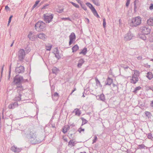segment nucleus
<instances>
[{"label": "nucleus", "instance_id": "f257e3e1", "mask_svg": "<svg viewBox=\"0 0 153 153\" xmlns=\"http://www.w3.org/2000/svg\"><path fill=\"white\" fill-rule=\"evenodd\" d=\"M45 26V24L43 21H38L35 25L36 30L39 32L43 31Z\"/></svg>", "mask_w": 153, "mask_h": 153}, {"label": "nucleus", "instance_id": "f03ea898", "mask_svg": "<svg viewBox=\"0 0 153 153\" xmlns=\"http://www.w3.org/2000/svg\"><path fill=\"white\" fill-rule=\"evenodd\" d=\"M53 17V15L51 13H46L43 15L44 20L46 23H49L51 22Z\"/></svg>", "mask_w": 153, "mask_h": 153}, {"label": "nucleus", "instance_id": "7ed1b4c3", "mask_svg": "<svg viewBox=\"0 0 153 153\" xmlns=\"http://www.w3.org/2000/svg\"><path fill=\"white\" fill-rule=\"evenodd\" d=\"M140 30L143 33L147 35L149 34L151 29L148 26H145L141 27Z\"/></svg>", "mask_w": 153, "mask_h": 153}, {"label": "nucleus", "instance_id": "20e7f679", "mask_svg": "<svg viewBox=\"0 0 153 153\" xmlns=\"http://www.w3.org/2000/svg\"><path fill=\"white\" fill-rule=\"evenodd\" d=\"M86 4L91 10L94 15L96 16L98 18L100 17V16L97 13L96 10L91 4L89 3H86Z\"/></svg>", "mask_w": 153, "mask_h": 153}, {"label": "nucleus", "instance_id": "39448f33", "mask_svg": "<svg viewBox=\"0 0 153 153\" xmlns=\"http://www.w3.org/2000/svg\"><path fill=\"white\" fill-rule=\"evenodd\" d=\"M23 79V77L21 76H16L14 78L13 82L16 84L20 83Z\"/></svg>", "mask_w": 153, "mask_h": 153}, {"label": "nucleus", "instance_id": "423d86ee", "mask_svg": "<svg viewBox=\"0 0 153 153\" xmlns=\"http://www.w3.org/2000/svg\"><path fill=\"white\" fill-rule=\"evenodd\" d=\"M141 22V18L140 16L134 17V27L139 25Z\"/></svg>", "mask_w": 153, "mask_h": 153}, {"label": "nucleus", "instance_id": "0eeeda50", "mask_svg": "<svg viewBox=\"0 0 153 153\" xmlns=\"http://www.w3.org/2000/svg\"><path fill=\"white\" fill-rule=\"evenodd\" d=\"M70 41L69 45H71L76 39V36L75 33H72L69 36Z\"/></svg>", "mask_w": 153, "mask_h": 153}, {"label": "nucleus", "instance_id": "6e6552de", "mask_svg": "<svg viewBox=\"0 0 153 153\" xmlns=\"http://www.w3.org/2000/svg\"><path fill=\"white\" fill-rule=\"evenodd\" d=\"M25 55V52L23 49H20L19 51L18 56L20 60L22 59Z\"/></svg>", "mask_w": 153, "mask_h": 153}, {"label": "nucleus", "instance_id": "1a4fd4ad", "mask_svg": "<svg viewBox=\"0 0 153 153\" xmlns=\"http://www.w3.org/2000/svg\"><path fill=\"white\" fill-rule=\"evenodd\" d=\"M140 75V73L139 71H135L134 70V79L135 81H134V84H135L139 80L140 78L139 76Z\"/></svg>", "mask_w": 153, "mask_h": 153}, {"label": "nucleus", "instance_id": "9d476101", "mask_svg": "<svg viewBox=\"0 0 153 153\" xmlns=\"http://www.w3.org/2000/svg\"><path fill=\"white\" fill-rule=\"evenodd\" d=\"M28 37L30 40L33 41L35 39L36 37L33 33L30 32L28 35Z\"/></svg>", "mask_w": 153, "mask_h": 153}, {"label": "nucleus", "instance_id": "9b49d317", "mask_svg": "<svg viewBox=\"0 0 153 153\" xmlns=\"http://www.w3.org/2000/svg\"><path fill=\"white\" fill-rule=\"evenodd\" d=\"M37 37L39 39L44 40L47 38V36L43 33H40L37 35Z\"/></svg>", "mask_w": 153, "mask_h": 153}, {"label": "nucleus", "instance_id": "f8f14e48", "mask_svg": "<svg viewBox=\"0 0 153 153\" xmlns=\"http://www.w3.org/2000/svg\"><path fill=\"white\" fill-rule=\"evenodd\" d=\"M24 69V67L22 66H21L16 68V71L17 73H20L23 72Z\"/></svg>", "mask_w": 153, "mask_h": 153}, {"label": "nucleus", "instance_id": "ddd939ff", "mask_svg": "<svg viewBox=\"0 0 153 153\" xmlns=\"http://www.w3.org/2000/svg\"><path fill=\"white\" fill-rule=\"evenodd\" d=\"M18 103L17 102H14L10 104L8 106V107L10 109H13L16 107L18 106Z\"/></svg>", "mask_w": 153, "mask_h": 153}, {"label": "nucleus", "instance_id": "4468645a", "mask_svg": "<svg viewBox=\"0 0 153 153\" xmlns=\"http://www.w3.org/2000/svg\"><path fill=\"white\" fill-rule=\"evenodd\" d=\"M11 150L14 152H19L21 151V149L18 148L15 146H13L11 148Z\"/></svg>", "mask_w": 153, "mask_h": 153}, {"label": "nucleus", "instance_id": "2eb2a0df", "mask_svg": "<svg viewBox=\"0 0 153 153\" xmlns=\"http://www.w3.org/2000/svg\"><path fill=\"white\" fill-rule=\"evenodd\" d=\"M70 128V127L68 125H66L63 127L62 129V131L64 133H66Z\"/></svg>", "mask_w": 153, "mask_h": 153}, {"label": "nucleus", "instance_id": "dca6fc26", "mask_svg": "<svg viewBox=\"0 0 153 153\" xmlns=\"http://www.w3.org/2000/svg\"><path fill=\"white\" fill-rule=\"evenodd\" d=\"M147 24L149 26H153V19L149 18L147 21Z\"/></svg>", "mask_w": 153, "mask_h": 153}, {"label": "nucleus", "instance_id": "f3484780", "mask_svg": "<svg viewBox=\"0 0 153 153\" xmlns=\"http://www.w3.org/2000/svg\"><path fill=\"white\" fill-rule=\"evenodd\" d=\"M84 61L82 59H80L78 62V63L77 64V67L78 68H80L82 65L84 63Z\"/></svg>", "mask_w": 153, "mask_h": 153}, {"label": "nucleus", "instance_id": "a211bd4d", "mask_svg": "<svg viewBox=\"0 0 153 153\" xmlns=\"http://www.w3.org/2000/svg\"><path fill=\"white\" fill-rule=\"evenodd\" d=\"M145 115L146 117L148 119L151 118L152 116L151 113L150 112L147 111H145Z\"/></svg>", "mask_w": 153, "mask_h": 153}, {"label": "nucleus", "instance_id": "6ab92c4d", "mask_svg": "<svg viewBox=\"0 0 153 153\" xmlns=\"http://www.w3.org/2000/svg\"><path fill=\"white\" fill-rule=\"evenodd\" d=\"M146 34H140L139 35L138 37L140 38L141 39L145 40L146 39V37L145 36Z\"/></svg>", "mask_w": 153, "mask_h": 153}, {"label": "nucleus", "instance_id": "aec40b11", "mask_svg": "<svg viewBox=\"0 0 153 153\" xmlns=\"http://www.w3.org/2000/svg\"><path fill=\"white\" fill-rule=\"evenodd\" d=\"M146 76L149 79L151 80L153 78V75L151 72H148Z\"/></svg>", "mask_w": 153, "mask_h": 153}, {"label": "nucleus", "instance_id": "412c9836", "mask_svg": "<svg viewBox=\"0 0 153 153\" xmlns=\"http://www.w3.org/2000/svg\"><path fill=\"white\" fill-rule=\"evenodd\" d=\"M75 141L72 140H70L68 144V146H70L71 147H73L75 146Z\"/></svg>", "mask_w": 153, "mask_h": 153}, {"label": "nucleus", "instance_id": "4be33fe9", "mask_svg": "<svg viewBox=\"0 0 153 153\" xmlns=\"http://www.w3.org/2000/svg\"><path fill=\"white\" fill-rule=\"evenodd\" d=\"M107 82L106 85H110L113 82V79L109 77H108L107 79Z\"/></svg>", "mask_w": 153, "mask_h": 153}, {"label": "nucleus", "instance_id": "5701e85b", "mask_svg": "<svg viewBox=\"0 0 153 153\" xmlns=\"http://www.w3.org/2000/svg\"><path fill=\"white\" fill-rule=\"evenodd\" d=\"M79 49V47L77 45H75L72 48V52L76 51Z\"/></svg>", "mask_w": 153, "mask_h": 153}, {"label": "nucleus", "instance_id": "b1692460", "mask_svg": "<svg viewBox=\"0 0 153 153\" xmlns=\"http://www.w3.org/2000/svg\"><path fill=\"white\" fill-rule=\"evenodd\" d=\"M145 148H147V147H146L144 144H142L141 145H139L137 149H145Z\"/></svg>", "mask_w": 153, "mask_h": 153}, {"label": "nucleus", "instance_id": "393cba45", "mask_svg": "<svg viewBox=\"0 0 153 153\" xmlns=\"http://www.w3.org/2000/svg\"><path fill=\"white\" fill-rule=\"evenodd\" d=\"M21 95L19 94L18 96L16 97L14 99V100L16 101H20L21 100Z\"/></svg>", "mask_w": 153, "mask_h": 153}, {"label": "nucleus", "instance_id": "a878e982", "mask_svg": "<svg viewBox=\"0 0 153 153\" xmlns=\"http://www.w3.org/2000/svg\"><path fill=\"white\" fill-rule=\"evenodd\" d=\"M87 50L86 48H84L82 51L79 53L80 54H83L85 55L87 53Z\"/></svg>", "mask_w": 153, "mask_h": 153}, {"label": "nucleus", "instance_id": "bb28decb", "mask_svg": "<svg viewBox=\"0 0 153 153\" xmlns=\"http://www.w3.org/2000/svg\"><path fill=\"white\" fill-rule=\"evenodd\" d=\"M52 45L50 44L47 45L46 46V49L47 51H50L52 48Z\"/></svg>", "mask_w": 153, "mask_h": 153}, {"label": "nucleus", "instance_id": "cd10ccee", "mask_svg": "<svg viewBox=\"0 0 153 153\" xmlns=\"http://www.w3.org/2000/svg\"><path fill=\"white\" fill-rule=\"evenodd\" d=\"M74 111H75V114L76 115L78 116H79L80 115L81 112L80 111L79 109H75Z\"/></svg>", "mask_w": 153, "mask_h": 153}, {"label": "nucleus", "instance_id": "c85d7f7f", "mask_svg": "<svg viewBox=\"0 0 153 153\" xmlns=\"http://www.w3.org/2000/svg\"><path fill=\"white\" fill-rule=\"evenodd\" d=\"M141 88L142 87L140 86L135 88L134 89V93L138 92L139 90H141Z\"/></svg>", "mask_w": 153, "mask_h": 153}, {"label": "nucleus", "instance_id": "c756f323", "mask_svg": "<svg viewBox=\"0 0 153 153\" xmlns=\"http://www.w3.org/2000/svg\"><path fill=\"white\" fill-rule=\"evenodd\" d=\"M125 38L126 40H130L132 38V37L130 34H128L127 36H126Z\"/></svg>", "mask_w": 153, "mask_h": 153}, {"label": "nucleus", "instance_id": "7c9ffc66", "mask_svg": "<svg viewBox=\"0 0 153 153\" xmlns=\"http://www.w3.org/2000/svg\"><path fill=\"white\" fill-rule=\"evenodd\" d=\"M100 99L104 101L105 100V96L103 94H101L100 96Z\"/></svg>", "mask_w": 153, "mask_h": 153}, {"label": "nucleus", "instance_id": "2f4dec72", "mask_svg": "<svg viewBox=\"0 0 153 153\" xmlns=\"http://www.w3.org/2000/svg\"><path fill=\"white\" fill-rule=\"evenodd\" d=\"M81 119L82 120V125H84L87 123L88 121L86 119L83 118H82Z\"/></svg>", "mask_w": 153, "mask_h": 153}, {"label": "nucleus", "instance_id": "473e14b6", "mask_svg": "<svg viewBox=\"0 0 153 153\" xmlns=\"http://www.w3.org/2000/svg\"><path fill=\"white\" fill-rule=\"evenodd\" d=\"M148 138L151 140H152V139L153 138V137L152 136V134L151 133H149L148 134Z\"/></svg>", "mask_w": 153, "mask_h": 153}, {"label": "nucleus", "instance_id": "72a5a7b5", "mask_svg": "<svg viewBox=\"0 0 153 153\" xmlns=\"http://www.w3.org/2000/svg\"><path fill=\"white\" fill-rule=\"evenodd\" d=\"M71 3L76 7L77 8H79V5L78 4H75L72 2H71Z\"/></svg>", "mask_w": 153, "mask_h": 153}, {"label": "nucleus", "instance_id": "f704fd0d", "mask_svg": "<svg viewBox=\"0 0 153 153\" xmlns=\"http://www.w3.org/2000/svg\"><path fill=\"white\" fill-rule=\"evenodd\" d=\"M81 7H82L85 11H86L87 10V8L86 7V6L84 5H83L82 4H81Z\"/></svg>", "mask_w": 153, "mask_h": 153}, {"label": "nucleus", "instance_id": "c9c22d12", "mask_svg": "<svg viewBox=\"0 0 153 153\" xmlns=\"http://www.w3.org/2000/svg\"><path fill=\"white\" fill-rule=\"evenodd\" d=\"M152 86H146L145 87L147 91H148L149 90H151Z\"/></svg>", "mask_w": 153, "mask_h": 153}, {"label": "nucleus", "instance_id": "e433bc0d", "mask_svg": "<svg viewBox=\"0 0 153 153\" xmlns=\"http://www.w3.org/2000/svg\"><path fill=\"white\" fill-rule=\"evenodd\" d=\"M39 1H37L35 2V4H34V5L33 6V7L35 8V7L38 4V3H39Z\"/></svg>", "mask_w": 153, "mask_h": 153}, {"label": "nucleus", "instance_id": "4c0bfd02", "mask_svg": "<svg viewBox=\"0 0 153 153\" xmlns=\"http://www.w3.org/2000/svg\"><path fill=\"white\" fill-rule=\"evenodd\" d=\"M97 140V137L96 136H95L94 137V139L93 140V143H94Z\"/></svg>", "mask_w": 153, "mask_h": 153}, {"label": "nucleus", "instance_id": "58836bf2", "mask_svg": "<svg viewBox=\"0 0 153 153\" xmlns=\"http://www.w3.org/2000/svg\"><path fill=\"white\" fill-rule=\"evenodd\" d=\"M106 25V23L105 22V19H103V25L104 27H105V26Z\"/></svg>", "mask_w": 153, "mask_h": 153}, {"label": "nucleus", "instance_id": "ea45409f", "mask_svg": "<svg viewBox=\"0 0 153 153\" xmlns=\"http://www.w3.org/2000/svg\"><path fill=\"white\" fill-rule=\"evenodd\" d=\"M138 2H139V1H138V0H135V1H134V9H135L136 8V4H137Z\"/></svg>", "mask_w": 153, "mask_h": 153}, {"label": "nucleus", "instance_id": "a19ab883", "mask_svg": "<svg viewBox=\"0 0 153 153\" xmlns=\"http://www.w3.org/2000/svg\"><path fill=\"white\" fill-rule=\"evenodd\" d=\"M84 131V129L82 128H79L78 130V131L80 133L82 131Z\"/></svg>", "mask_w": 153, "mask_h": 153}, {"label": "nucleus", "instance_id": "79ce46f5", "mask_svg": "<svg viewBox=\"0 0 153 153\" xmlns=\"http://www.w3.org/2000/svg\"><path fill=\"white\" fill-rule=\"evenodd\" d=\"M95 79L96 81V82L97 84H100V82L99 80L97 78H95Z\"/></svg>", "mask_w": 153, "mask_h": 153}, {"label": "nucleus", "instance_id": "37998d69", "mask_svg": "<svg viewBox=\"0 0 153 153\" xmlns=\"http://www.w3.org/2000/svg\"><path fill=\"white\" fill-rule=\"evenodd\" d=\"M149 9L150 10H153V4L152 3H151L150 4V6L149 7Z\"/></svg>", "mask_w": 153, "mask_h": 153}, {"label": "nucleus", "instance_id": "c03bdc74", "mask_svg": "<svg viewBox=\"0 0 153 153\" xmlns=\"http://www.w3.org/2000/svg\"><path fill=\"white\" fill-rule=\"evenodd\" d=\"M139 106H140L141 108L143 107L144 106V104L142 103V102H139Z\"/></svg>", "mask_w": 153, "mask_h": 153}, {"label": "nucleus", "instance_id": "a18cd8bd", "mask_svg": "<svg viewBox=\"0 0 153 153\" xmlns=\"http://www.w3.org/2000/svg\"><path fill=\"white\" fill-rule=\"evenodd\" d=\"M130 0H127V2L126 4V6L128 7L130 4Z\"/></svg>", "mask_w": 153, "mask_h": 153}, {"label": "nucleus", "instance_id": "49530a36", "mask_svg": "<svg viewBox=\"0 0 153 153\" xmlns=\"http://www.w3.org/2000/svg\"><path fill=\"white\" fill-rule=\"evenodd\" d=\"M93 3L97 5L98 6L100 5L99 3L97 1H94Z\"/></svg>", "mask_w": 153, "mask_h": 153}, {"label": "nucleus", "instance_id": "de8ad7c7", "mask_svg": "<svg viewBox=\"0 0 153 153\" xmlns=\"http://www.w3.org/2000/svg\"><path fill=\"white\" fill-rule=\"evenodd\" d=\"M62 19H64V20H68L69 21H71V19H70V18H69L68 17V18H63Z\"/></svg>", "mask_w": 153, "mask_h": 153}, {"label": "nucleus", "instance_id": "09e8293b", "mask_svg": "<svg viewBox=\"0 0 153 153\" xmlns=\"http://www.w3.org/2000/svg\"><path fill=\"white\" fill-rule=\"evenodd\" d=\"M12 16H11L10 17L9 19V21H8V25L9 24V23L11 21V19H12Z\"/></svg>", "mask_w": 153, "mask_h": 153}, {"label": "nucleus", "instance_id": "8fccbe9b", "mask_svg": "<svg viewBox=\"0 0 153 153\" xmlns=\"http://www.w3.org/2000/svg\"><path fill=\"white\" fill-rule=\"evenodd\" d=\"M53 96V97H56L58 98V94L57 93H55L54 94Z\"/></svg>", "mask_w": 153, "mask_h": 153}, {"label": "nucleus", "instance_id": "3c124183", "mask_svg": "<svg viewBox=\"0 0 153 153\" xmlns=\"http://www.w3.org/2000/svg\"><path fill=\"white\" fill-rule=\"evenodd\" d=\"M5 9L6 10H9L10 9L9 7L7 6H5Z\"/></svg>", "mask_w": 153, "mask_h": 153}, {"label": "nucleus", "instance_id": "603ef678", "mask_svg": "<svg viewBox=\"0 0 153 153\" xmlns=\"http://www.w3.org/2000/svg\"><path fill=\"white\" fill-rule=\"evenodd\" d=\"M137 58L138 60H140L142 59V57L141 56H139L137 57Z\"/></svg>", "mask_w": 153, "mask_h": 153}, {"label": "nucleus", "instance_id": "864d4df0", "mask_svg": "<svg viewBox=\"0 0 153 153\" xmlns=\"http://www.w3.org/2000/svg\"><path fill=\"white\" fill-rule=\"evenodd\" d=\"M150 105L151 106L153 107V100L151 101V102L150 103Z\"/></svg>", "mask_w": 153, "mask_h": 153}, {"label": "nucleus", "instance_id": "5fc2aeb1", "mask_svg": "<svg viewBox=\"0 0 153 153\" xmlns=\"http://www.w3.org/2000/svg\"><path fill=\"white\" fill-rule=\"evenodd\" d=\"M77 2L78 3L80 4V5L81 4H82L81 1L80 0H77Z\"/></svg>", "mask_w": 153, "mask_h": 153}, {"label": "nucleus", "instance_id": "6e6d98bb", "mask_svg": "<svg viewBox=\"0 0 153 153\" xmlns=\"http://www.w3.org/2000/svg\"><path fill=\"white\" fill-rule=\"evenodd\" d=\"M10 70L9 71V76L8 79H9L10 77Z\"/></svg>", "mask_w": 153, "mask_h": 153}, {"label": "nucleus", "instance_id": "4d7b16f0", "mask_svg": "<svg viewBox=\"0 0 153 153\" xmlns=\"http://www.w3.org/2000/svg\"><path fill=\"white\" fill-rule=\"evenodd\" d=\"M151 90H152L153 91V86H152Z\"/></svg>", "mask_w": 153, "mask_h": 153}, {"label": "nucleus", "instance_id": "13d9d810", "mask_svg": "<svg viewBox=\"0 0 153 153\" xmlns=\"http://www.w3.org/2000/svg\"><path fill=\"white\" fill-rule=\"evenodd\" d=\"M76 88H74V89L72 91V93L74 92L75 91H76Z\"/></svg>", "mask_w": 153, "mask_h": 153}, {"label": "nucleus", "instance_id": "bf43d9fd", "mask_svg": "<svg viewBox=\"0 0 153 153\" xmlns=\"http://www.w3.org/2000/svg\"><path fill=\"white\" fill-rule=\"evenodd\" d=\"M64 140L66 141H67V138H64Z\"/></svg>", "mask_w": 153, "mask_h": 153}, {"label": "nucleus", "instance_id": "052dcab7", "mask_svg": "<svg viewBox=\"0 0 153 153\" xmlns=\"http://www.w3.org/2000/svg\"><path fill=\"white\" fill-rule=\"evenodd\" d=\"M129 22H130H130H131V23L132 24H131V25H132H132H133V22L131 21H130Z\"/></svg>", "mask_w": 153, "mask_h": 153}, {"label": "nucleus", "instance_id": "680f3d73", "mask_svg": "<svg viewBox=\"0 0 153 153\" xmlns=\"http://www.w3.org/2000/svg\"><path fill=\"white\" fill-rule=\"evenodd\" d=\"M13 42L12 43V44L11 45H10V46H11V47H12V46H13Z\"/></svg>", "mask_w": 153, "mask_h": 153}, {"label": "nucleus", "instance_id": "e2e57ef3", "mask_svg": "<svg viewBox=\"0 0 153 153\" xmlns=\"http://www.w3.org/2000/svg\"><path fill=\"white\" fill-rule=\"evenodd\" d=\"M80 153H86L85 152H81Z\"/></svg>", "mask_w": 153, "mask_h": 153}, {"label": "nucleus", "instance_id": "0e129e2a", "mask_svg": "<svg viewBox=\"0 0 153 153\" xmlns=\"http://www.w3.org/2000/svg\"><path fill=\"white\" fill-rule=\"evenodd\" d=\"M148 68H150V65H148Z\"/></svg>", "mask_w": 153, "mask_h": 153}, {"label": "nucleus", "instance_id": "69168bd1", "mask_svg": "<svg viewBox=\"0 0 153 153\" xmlns=\"http://www.w3.org/2000/svg\"><path fill=\"white\" fill-rule=\"evenodd\" d=\"M151 60L153 62V59H151Z\"/></svg>", "mask_w": 153, "mask_h": 153}, {"label": "nucleus", "instance_id": "338daca9", "mask_svg": "<svg viewBox=\"0 0 153 153\" xmlns=\"http://www.w3.org/2000/svg\"><path fill=\"white\" fill-rule=\"evenodd\" d=\"M132 82H133V80H131V82L132 83Z\"/></svg>", "mask_w": 153, "mask_h": 153}, {"label": "nucleus", "instance_id": "774afa93", "mask_svg": "<svg viewBox=\"0 0 153 153\" xmlns=\"http://www.w3.org/2000/svg\"><path fill=\"white\" fill-rule=\"evenodd\" d=\"M1 81V79L0 78V82Z\"/></svg>", "mask_w": 153, "mask_h": 153}]
</instances>
